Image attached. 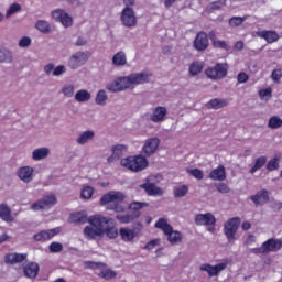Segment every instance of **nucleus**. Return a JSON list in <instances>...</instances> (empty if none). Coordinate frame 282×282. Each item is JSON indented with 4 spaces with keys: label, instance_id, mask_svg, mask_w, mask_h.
I'll return each mask as SVG.
<instances>
[{
    "label": "nucleus",
    "instance_id": "nucleus-31",
    "mask_svg": "<svg viewBox=\"0 0 282 282\" xmlns=\"http://www.w3.org/2000/svg\"><path fill=\"white\" fill-rule=\"evenodd\" d=\"M209 180H214L215 182H224V180H226V167H224V165H219L218 167L214 169L209 173Z\"/></svg>",
    "mask_w": 282,
    "mask_h": 282
},
{
    "label": "nucleus",
    "instance_id": "nucleus-37",
    "mask_svg": "<svg viewBox=\"0 0 282 282\" xmlns=\"http://www.w3.org/2000/svg\"><path fill=\"white\" fill-rule=\"evenodd\" d=\"M69 221H72V224H87L89 219H87V213L77 212L69 216Z\"/></svg>",
    "mask_w": 282,
    "mask_h": 282
},
{
    "label": "nucleus",
    "instance_id": "nucleus-4",
    "mask_svg": "<svg viewBox=\"0 0 282 282\" xmlns=\"http://www.w3.org/2000/svg\"><path fill=\"white\" fill-rule=\"evenodd\" d=\"M154 227L164 232L170 243H180V241H182V232L173 230V227L165 218H159Z\"/></svg>",
    "mask_w": 282,
    "mask_h": 282
},
{
    "label": "nucleus",
    "instance_id": "nucleus-60",
    "mask_svg": "<svg viewBox=\"0 0 282 282\" xmlns=\"http://www.w3.org/2000/svg\"><path fill=\"white\" fill-rule=\"evenodd\" d=\"M155 246H160V239H154L149 241L145 247L144 250H153V248H155Z\"/></svg>",
    "mask_w": 282,
    "mask_h": 282
},
{
    "label": "nucleus",
    "instance_id": "nucleus-59",
    "mask_svg": "<svg viewBox=\"0 0 282 282\" xmlns=\"http://www.w3.org/2000/svg\"><path fill=\"white\" fill-rule=\"evenodd\" d=\"M214 47H219L220 50H228V43L221 40H214L213 41Z\"/></svg>",
    "mask_w": 282,
    "mask_h": 282
},
{
    "label": "nucleus",
    "instance_id": "nucleus-26",
    "mask_svg": "<svg viewBox=\"0 0 282 282\" xmlns=\"http://www.w3.org/2000/svg\"><path fill=\"white\" fill-rule=\"evenodd\" d=\"M251 202H253L256 206H263V204H268V202H270V194L265 189L260 191L256 195L251 196Z\"/></svg>",
    "mask_w": 282,
    "mask_h": 282
},
{
    "label": "nucleus",
    "instance_id": "nucleus-36",
    "mask_svg": "<svg viewBox=\"0 0 282 282\" xmlns=\"http://www.w3.org/2000/svg\"><path fill=\"white\" fill-rule=\"evenodd\" d=\"M74 99L79 104L89 102L91 100V93L87 89H79L76 91Z\"/></svg>",
    "mask_w": 282,
    "mask_h": 282
},
{
    "label": "nucleus",
    "instance_id": "nucleus-58",
    "mask_svg": "<svg viewBox=\"0 0 282 282\" xmlns=\"http://www.w3.org/2000/svg\"><path fill=\"white\" fill-rule=\"evenodd\" d=\"M32 45V39L24 36L19 41V47H30Z\"/></svg>",
    "mask_w": 282,
    "mask_h": 282
},
{
    "label": "nucleus",
    "instance_id": "nucleus-14",
    "mask_svg": "<svg viewBox=\"0 0 282 282\" xmlns=\"http://www.w3.org/2000/svg\"><path fill=\"white\" fill-rule=\"evenodd\" d=\"M15 175L23 184H30L34 182V167L30 165L21 166L17 170Z\"/></svg>",
    "mask_w": 282,
    "mask_h": 282
},
{
    "label": "nucleus",
    "instance_id": "nucleus-35",
    "mask_svg": "<svg viewBox=\"0 0 282 282\" xmlns=\"http://www.w3.org/2000/svg\"><path fill=\"white\" fill-rule=\"evenodd\" d=\"M0 219L8 224H10V221H14V217H12V209H10L7 204H0Z\"/></svg>",
    "mask_w": 282,
    "mask_h": 282
},
{
    "label": "nucleus",
    "instance_id": "nucleus-47",
    "mask_svg": "<svg viewBox=\"0 0 282 282\" xmlns=\"http://www.w3.org/2000/svg\"><path fill=\"white\" fill-rule=\"evenodd\" d=\"M226 6V0H217L214 2H210L207 7V12H215V10H221Z\"/></svg>",
    "mask_w": 282,
    "mask_h": 282
},
{
    "label": "nucleus",
    "instance_id": "nucleus-39",
    "mask_svg": "<svg viewBox=\"0 0 282 282\" xmlns=\"http://www.w3.org/2000/svg\"><path fill=\"white\" fill-rule=\"evenodd\" d=\"M76 91V86L74 84H65L62 87V94L64 98H74Z\"/></svg>",
    "mask_w": 282,
    "mask_h": 282
},
{
    "label": "nucleus",
    "instance_id": "nucleus-21",
    "mask_svg": "<svg viewBox=\"0 0 282 282\" xmlns=\"http://www.w3.org/2000/svg\"><path fill=\"white\" fill-rule=\"evenodd\" d=\"M61 232L59 228L48 229V230H42L34 235L35 241H50L53 237H56Z\"/></svg>",
    "mask_w": 282,
    "mask_h": 282
},
{
    "label": "nucleus",
    "instance_id": "nucleus-10",
    "mask_svg": "<svg viewBox=\"0 0 282 282\" xmlns=\"http://www.w3.org/2000/svg\"><path fill=\"white\" fill-rule=\"evenodd\" d=\"M228 74V64H216L215 67L206 69V76L212 80H221Z\"/></svg>",
    "mask_w": 282,
    "mask_h": 282
},
{
    "label": "nucleus",
    "instance_id": "nucleus-64",
    "mask_svg": "<svg viewBox=\"0 0 282 282\" xmlns=\"http://www.w3.org/2000/svg\"><path fill=\"white\" fill-rule=\"evenodd\" d=\"M76 47H84V45H87V39L85 37H78L75 42Z\"/></svg>",
    "mask_w": 282,
    "mask_h": 282
},
{
    "label": "nucleus",
    "instance_id": "nucleus-9",
    "mask_svg": "<svg viewBox=\"0 0 282 282\" xmlns=\"http://www.w3.org/2000/svg\"><path fill=\"white\" fill-rule=\"evenodd\" d=\"M120 21L124 28H135L138 25V18L133 8L126 7L121 11Z\"/></svg>",
    "mask_w": 282,
    "mask_h": 282
},
{
    "label": "nucleus",
    "instance_id": "nucleus-63",
    "mask_svg": "<svg viewBox=\"0 0 282 282\" xmlns=\"http://www.w3.org/2000/svg\"><path fill=\"white\" fill-rule=\"evenodd\" d=\"M238 83H248V74L239 73L237 77Z\"/></svg>",
    "mask_w": 282,
    "mask_h": 282
},
{
    "label": "nucleus",
    "instance_id": "nucleus-3",
    "mask_svg": "<svg viewBox=\"0 0 282 282\" xmlns=\"http://www.w3.org/2000/svg\"><path fill=\"white\" fill-rule=\"evenodd\" d=\"M120 165L128 169V171H132V173H140L149 166V161L145 155L140 154L121 159Z\"/></svg>",
    "mask_w": 282,
    "mask_h": 282
},
{
    "label": "nucleus",
    "instance_id": "nucleus-22",
    "mask_svg": "<svg viewBox=\"0 0 282 282\" xmlns=\"http://www.w3.org/2000/svg\"><path fill=\"white\" fill-rule=\"evenodd\" d=\"M40 270L41 267H39L36 262H29L23 267L24 276H26V279H36Z\"/></svg>",
    "mask_w": 282,
    "mask_h": 282
},
{
    "label": "nucleus",
    "instance_id": "nucleus-62",
    "mask_svg": "<svg viewBox=\"0 0 282 282\" xmlns=\"http://www.w3.org/2000/svg\"><path fill=\"white\" fill-rule=\"evenodd\" d=\"M218 193H230V188L225 183H220L217 185Z\"/></svg>",
    "mask_w": 282,
    "mask_h": 282
},
{
    "label": "nucleus",
    "instance_id": "nucleus-55",
    "mask_svg": "<svg viewBox=\"0 0 282 282\" xmlns=\"http://www.w3.org/2000/svg\"><path fill=\"white\" fill-rule=\"evenodd\" d=\"M61 251H63V243H61V242H52L50 245V252L56 253V252H61Z\"/></svg>",
    "mask_w": 282,
    "mask_h": 282
},
{
    "label": "nucleus",
    "instance_id": "nucleus-48",
    "mask_svg": "<svg viewBox=\"0 0 282 282\" xmlns=\"http://www.w3.org/2000/svg\"><path fill=\"white\" fill-rule=\"evenodd\" d=\"M35 28L36 30H39V32H43V34H47V32H50V22L45 20H39L35 23Z\"/></svg>",
    "mask_w": 282,
    "mask_h": 282
},
{
    "label": "nucleus",
    "instance_id": "nucleus-20",
    "mask_svg": "<svg viewBox=\"0 0 282 282\" xmlns=\"http://www.w3.org/2000/svg\"><path fill=\"white\" fill-rule=\"evenodd\" d=\"M194 50L204 52L208 50V35L205 32H199L194 40Z\"/></svg>",
    "mask_w": 282,
    "mask_h": 282
},
{
    "label": "nucleus",
    "instance_id": "nucleus-17",
    "mask_svg": "<svg viewBox=\"0 0 282 282\" xmlns=\"http://www.w3.org/2000/svg\"><path fill=\"white\" fill-rule=\"evenodd\" d=\"M166 116H169V110L164 106H158L152 109L150 115L151 122L154 124H160V122H164L166 120Z\"/></svg>",
    "mask_w": 282,
    "mask_h": 282
},
{
    "label": "nucleus",
    "instance_id": "nucleus-41",
    "mask_svg": "<svg viewBox=\"0 0 282 282\" xmlns=\"http://www.w3.org/2000/svg\"><path fill=\"white\" fill-rule=\"evenodd\" d=\"M108 98H109V96L107 95V90L101 89L97 93V95L95 97V102H96V105H99L100 107H105V105H107Z\"/></svg>",
    "mask_w": 282,
    "mask_h": 282
},
{
    "label": "nucleus",
    "instance_id": "nucleus-8",
    "mask_svg": "<svg viewBox=\"0 0 282 282\" xmlns=\"http://www.w3.org/2000/svg\"><path fill=\"white\" fill-rule=\"evenodd\" d=\"M56 195L50 194L42 197L40 200L31 205V210H50V208L56 206Z\"/></svg>",
    "mask_w": 282,
    "mask_h": 282
},
{
    "label": "nucleus",
    "instance_id": "nucleus-25",
    "mask_svg": "<svg viewBox=\"0 0 282 282\" xmlns=\"http://www.w3.org/2000/svg\"><path fill=\"white\" fill-rule=\"evenodd\" d=\"M119 235L126 243H131L138 237V234L134 229L122 227L119 229Z\"/></svg>",
    "mask_w": 282,
    "mask_h": 282
},
{
    "label": "nucleus",
    "instance_id": "nucleus-2",
    "mask_svg": "<svg viewBox=\"0 0 282 282\" xmlns=\"http://www.w3.org/2000/svg\"><path fill=\"white\" fill-rule=\"evenodd\" d=\"M122 202H124V195L122 192L116 191L104 194L100 198V205L106 206V204H112L113 206H109L108 210H115V213H124Z\"/></svg>",
    "mask_w": 282,
    "mask_h": 282
},
{
    "label": "nucleus",
    "instance_id": "nucleus-28",
    "mask_svg": "<svg viewBox=\"0 0 282 282\" xmlns=\"http://www.w3.org/2000/svg\"><path fill=\"white\" fill-rule=\"evenodd\" d=\"M257 36H259V39H263L267 43H276L280 39L276 31H258Z\"/></svg>",
    "mask_w": 282,
    "mask_h": 282
},
{
    "label": "nucleus",
    "instance_id": "nucleus-57",
    "mask_svg": "<svg viewBox=\"0 0 282 282\" xmlns=\"http://www.w3.org/2000/svg\"><path fill=\"white\" fill-rule=\"evenodd\" d=\"M67 72V68L65 65H58L57 67L54 68L53 70V76H63Z\"/></svg>",
    "mask_w": 282,
    "mask_h": 282
},
{
    "label": "nucleus",
    "instance_id": "nucleus-56",
    "mask_svg": "<svg viewBox=\"0 0 282 282\" xmlns=\"http://www.w3.org/2000/svg\"><path fill=\"white\" fill-rule=\"evenodd\" d=\"M271 78L274 83H279V80L282 78V69H274L271 74Z\"/></svg>",
    "mask_w": 282,
    "mask_h": 282
},
{
    "label": "nucleus",
    "instance_id": "nucleus-1",
    "mask_svg": "<svg viewBox=\"0 0 282 282\" xmlns=\"http://www.w3.org/2000/svg\"><path fill=\"white\" fill-rule=\"evenodd\" d=\"M88 224L91 226H101L102 237L108 239H118V227H116V219L105 217L102 215H93L88 218Z\"/></svg>",
    "mask_w": 282,
    "mask_h": 282
},
{
    "label": "nucleus",
    "instance_id": "nucleus-12",
    "mask_svg": "<svg viewBox=\"0 0 282 282\" xmlns=\"http://www.w3.org/2000/svg\"><path fill=\"white\" fill-rule=\"evenodd\" d=\"M106 89L108 91H111L112 94H118L119 91H126V89H129L127 76H120V77L116 78L115 80L108 83L106 85Z\"/></svg>",
    "mask_w": 282,
    "mask_h": 282
},
{
    "label": "nucleus",
    "instance_id": "nucleus-19",
    "mask_svg": "<svg viewBox=\"0 0 282 282\" xmlns=\"http://www.w3.org/2000/svg\"><path fill=\"white\" fill-rule=\"evenodd\" d=\"M195 224L196 226H215L217 219L215 218V215L210 213L198 214L195 216Z\"/></svg>",
    "mask_w": 282,
    "mask_h": 282
},
{
    "label": "nucleus",
    "instance_id": "nucleus-53",
    "mask_svg": "<svg viewBox=\"0 0 282 282\" xmlns=\"http://www.w3.org/2000/svg\"><path fill=\"white\" fill-rule=\"evenodd\" d=\"M259 96L262 100H270V98H272V88H265L260 90Z\"/></svg>",
    "mask_w": 282,
    "mask_h": 282
},
{
    "label": "nucleus",
    "instance_id": "nucleus-29",
    "mask_svg": "<svg viewBox=\"0 0 282 282\" xmlns=\"http://www.w3.org/2000/svg\"><path fill=\"white\" fill-rule=\"evenodd\" d=\"M149 203L147 202H132L129 204V210L131 215L134 217V219H138L140 217L142 208H148Z\"/></svg>",
    "mask_w": 282,
    "mask_h": 282
},
{
    "label": "nucleus",
    "instance_id": "nucleus-46",
    "mask_svg": "<svg viewBox=\"0 0 282 282\" xmlns=\"http://www.w3.org/2000/svg\"><path fill=\"white\" fill-rule=\"evenodd\" d=\"M14 61V57L12 56V52L9 50L0 51V63L10 64Z\"/></svg>",
    "mask_w": 282,
    "mask_h": 282
},
{
    "label": "nucleus",
    "instance_id": "nucleus-34",
    "mask_svg": "<svg viewBox=\"0 0 282 282\" xmlns=\"http://www.w3.org/2000/svg\"><path fill=\"white\" fill-rule=\"evenodd\" d=\"M111 61L115 67H124L127 65V53L119 51L112 56Z\"/></svg>",
    "mask_w": 282,
    "mask_h": 282
},
{
    "label": "nucleus",
    "instance_id": "nucleus-43",
    "mask_svg": "<svg viewBox=\"0 0 282 282\" xmlns=\"http://www.w3.org/2000/svg\"><path fill=\"white\" fill-rule=\"evenodd\" d=\"M269 129H281L282 127V119L279 116H272L269 118L268 121Z\"/></svg>",
    "mask_w": 282,
    "mask_h": 282
},
{
    "label": "nucleus",
    "instance_id": "nucleus-23",
    "mask_svg": "<svg viewBox=\"0 0 282 282\" xmlns=\"http://www.w3.org/2000/svg\"><path fill=\"white\" fill-rule=\"evenodd\" d=\"M127 152V145L117 144L112 148V154L108 158L109 164H113V162H118L120 158L124 155Z\"/></svg>",
    "mask_w": 282,
    "mask_h": 282
},
{
    "label": "nucleus",
    "instance_id": "nucleus-44",
    "mask_svg": "<svg viewBox=\"0 0 282 282\" xmlns=\"http://www.w3.org/2000/svg\"><path fill=\"white\" fill-rule=\"evenodd\" d=\"M116 219L120 224H131V221H133V219H135V217L133 215H131V212H129L127 214H117Z\"/></svg>",
    "mask_w": 282,
    "mask_h": 282
},
{
    "label": "nucleus",
    "instance_id": "nucleus-6",
    "mask_svg": "<svg viewBox=\"0 0 282 282\" xmlns=\"http://www.w3.org/2000/svg\"><path fill=\"white\" fill-rule=\"evenodd\" d=\"M126 80L128 83V89H134L138 85H147L151 80V73L141 72V73H132L126 76Z\"/></svg>",
    "mask_w": 282,
    "mask_h": 282
},
{
    "label": "nucleus",
    "instance_id": "nucleus-7",
    "mask_svg": "<svg viewBox=\"0 0 282 282\" xmlns=\"http://www.w3.org/2000/svg\"><path fill=\"white\" fill-rule=\"evenodd\" d=\"M239 224H240V220L237 217L230 218L228 221L225 223L224 234L229 243H232V241L237 239L235 238V236L237 235V230H239Z\"/></svg>",
    "mask_w": 282,
    "mask_h": 282
},
{
    "label": "nucleus",
    "instance_id": "nucleus-49",
    "mask_svg": "<svg viewBox=\"0 0 282 282\" xmlns=\"http://www.w3.org/2000/svg\"><path fill=\"white\" fill-rule=\"evenodd\" d=\"M246 19V17H232L229 19V25L231 28H238V25H241Z\"/></svg>",
    "mask_w": 282,
    "mask_h": 282
},
{
    "label": "nucleus",
    "instance_id": "nucleus-30",
    "mask_svg": "<svg viewBox=\"0 0 282 282\" xmlns=\"http://www.w3.org/2000/svg\"><path fill=\"white\" fill-rule=\"evenodd\" d=\"M264 246V251L267 252H279L282 248V241L276 239H269L262 243Z\"/></svg>",
    "mask_w": 282,
    "mask_h": 282
},
{
    "label": "nucleus",
    "instance_id": "nucleus-5",
    "mask_svg": "<svg viewBox=\"0 0 282 282\" xmlns=\"http://www.w3.org/2000/svg\"><path fill=\"white\" fill-rule=\"evenodd\" d=\"M107 264L102 262H94V261H86L85 268H89L90 270H100L97 275L100 279H105V281H110V279H116L118 273L111 269L106 268Z\"/></svg>",
    "mask_w": 282,
    "mask_h": 282
},
{
    "label": "nucleus",
    "instance_id": "nucleus-15",
    "mask_svg": "<svg viewBox=\"0 0 282 282\" xmlns=\"http://www.w3.org/2000/svg\"><path fill=\"white\" fill-rule=\"evenodd\" d=\"M228 268V262H220L218 264H202L200 265V272H207L208 276H219V273L224 272Z\"/></svg>",
    "mask_w": 282,
    "mask_h": 282
},
{
    "label": "nucleus",
    "instance_id": "nucleus-40",
    "mask_svg": "<svg viewBox=\"0 0 282 282\" xmlns=\"http://www.w3.org/2000/svg\"><path fill=\"white\" fill-rule=\"evenodd\" d=\"M265 162H268L267 156L258 158L254 162V165L250 169L249 173H251V175H254L257 171H260V169H263V166H265Z\"/></svg>",
    "mask_w": 282,
    "mask_h": 282
},
{
    "label": "nucleus",
    "instance_id": "nucleus-24",
    "mask_svg": "<svg viewBox=\"0 0 282 282\" xmlns=\"http://www.w3.org/2000/svg\"><path fill=\"white\" fill-rule=\"evenodd\" d=\"M95 138L96 132L94 130H86L77 137L76 143L80 145L89 144V142H94Z\"/></svg>",
    "mask_w": 282,
    "mask_h": 282
},
{
    "label": "nucleus",
    "instance_id": "nucleus-32",
    "mask_svg": "<svg viewBox=\"0 0 282 282\" xmlns=\"http://www.w3.org/2000/svg\"><path fill=\"white\" fill-rule=\"evenodd\" d=\"M140 188H143L145 191L147 195H150L152 197H155V195H162V188L158 187L153 183H144L140 185Z\"/></svg>",
    "mask_w": 282,
    "mask_h": 282
},
{
    "label": "nucleus",
    "instance_id": "nucleus-61",
    "mask_svg": "<svg viewBox=\"0 0 282 282\" xmlns=\"http://www.w3.org/2000/svg\"><path fill=\"white\" fill-rule=\"evenodd\" d=\"M54 69L55 66L52 63H48L44 66V73L46 74V76H52V74H54Z\"/></svg>",
    "mask_w": 282,
    "mask_h": 282
},
{
    "label": "nucleus",
    "instance_id": "nucleus-33",
    "mask_svg": "<svg viewBox=\"0 0 282 282\" xmlns=\"http://www.w3.org/2000/svg\"><path fill=\"white\" fill-rule=\"evenodd\" d=\"M26 259L28 254L25 253H9L6 256L4 262L11 263V265H13V263H23V261H25Z\"/></svg>",
    "mask_w": 282,
    "mask_h": 282
},
{
    "label": "nucleus",
    "instance_id": "nucleus-45",
    "mask_svg": "<svg viewBox=\"0 0 282 282\" xmlns=\"http://www.w3.org/2000/svg\"><path fill=\"white\" fill-rule=\"evenodd\" d=\"M21 10H22L21 4L17 3V2L10 4L8 10L6 11L4 19H10V17H12V14H17V12H21Z\"/></svg>",
    "mask_w": 282,
    "mask_h": 282
},
{
    "label": "nucleus",
    "instance_id": "nucleus-13",
    "mask_svg": "<svg viewBox=\"0 0 282 282\" xmlns=\"http://www.w3.org/2000/svg\"><path fill=\"white\" fill-rule=\"evenodd\" d=\"M52 18L55 21H59L64 28H72L74 25V19L63 9H55L52 11Z\"/></svg>",
    "mask_w": 282,
    "mask_h": 282
},
{
    "label": "nucleus",
    "instance_id": "nucleus-11",
    "mask_svg": "<svg viewBox=\"0 0 282 282\" xmlns=\"http://www.w3.org/2000/svg\"><path fill=\"white\" fill-rule=\"evenodd\" d=\"M89 61V54L87 52H76L68 59V67L70 69H79Z\"/></svg>",
    "mask_w": 282,
    "mask_h": 282
},
{
    "label": "nucleus",
    "instance_id": "nucleus-50",
    "mask_svg": "<svg viewBox=\"0 0 282 282\" xmlns=\"http://www.w3.org/2000/svg\"><path fill=\"white\" fill-rule=\"evenodd\" d=\"M94 195V187L91 186H85L82 189V198L83 199H91V196Z\"/></svg>",
    "mask_w": 282,
    "mask_h": 282
},
{
    "label": "nucleus",
    "instance_id": "nucleus-16",
    "mask_svg": "<svg viewBox=\"0 0 282 282\" xmlns=\"http://www.w3.org/2000/svg\"><path fill=\"white\" fill-rule=\"evenodd\" d=\"M160 147V139L159 138H150L144 141V144L142 147V155L145 158H151L158 151V148Z\"/></svg>",
    "mask_w": 282,
    "mask_h": 282
},
{
    "label": "nucleus",
    "instance_id": "nucleus-27",
    "mask_svg": "<svg viewBox=\"0 0 282 282\" xmlns=\"http://www.w3.org/2000/svg\"><path fill=\"white\" fill-rule=\"evenodd\" d=\"M48 156H50V148L42 147V148L34 149L32 151L31 158L34 162H41V160H45Z\"/></svg>",
    "mask_w": 282,
    "mask_h": 282
},
{
    "label": "nucleus",
    "instance_id": "nucleus-42",
    "mask_svg": "<svg viewBox=\"0 0 282 282\" xmlns=\"http://www.w3.org/2000/svg\"><path fill=\"white\" fill-rule=\"evenodd\" d=\"M203 69H204V63L194 62L189 65V75L197 76V74H202Z\"/></svg>",
    "mask_w": 282,
    "mask_h": 282
},
{
    "label": "nucleus",
    "instance_id": "nucleus-38",
    "mask_svg": "<svg viewBox=\"0 0 282 282\" xmlns=\"http://www.w3.org/2000/svg\"><path fill=\"white\" fill-rule=\"evenodd\" d=\"M228 105V101L226 99H212L207 104L208 109H221L223 107H226Z\"/></svg>",
    "mask_w": 282,
    "mask_h": 282
},
{
    "label": "nucleus",
    "instance_id": "nucleus-54",
    "mask_svg": "<svg viewBox=\"0 0 282 282\" xmlns=\"http://www.w3.org/2000/svg\"><path fill=\"white\" fill-rule=\"evenodd\" d=\"M279 169V159H271L267 164V171H276Z\"/></svg>",
    "mask_w": 282,
    "mask_h": 282
},
{
    "label": "nucleus",
    "instance_id": "nucleus-18",
    "mask_svg": "<svg viewBox=\"0 0 282 282\" xmlns=\"http://www.w3.org/2000/svg\"><path fill=\"white\" fill-rule=\"evenodd\" d=\"M86 239L96 240L102 239V226L91 225L84 228Z\"/></svg>",
    "mask_w": 282,
    "mask_h": 282
},
{
    "label": "nucleus",
    "instance_id": "nucleus-52",
    "mask_svg": "<svg viewBox=\"0 0 282 282\" xmlns=\"http://www.w3.org/2000/svg\"><path fill=\"white\" fill-rule=\"evenodd\" d=\"M187 173L195 177V180H204V172L199 169L187 170Z\"/></svg>",
    "mask_w": 282,
    "mask_h": 282
},
{
    "label": "nucleus",
    "instance_id": "nucleus-51",
    "mask_svg": "<svg viewBox=\"0 0 282 282\" xmlns=\"http://www.w3.org/2000/svg\"><path fill=\"white\" fill-rule=\"evenodd\" d=\"M188 194V186L183 185L174 191L175 197H185Z\"/></svg>",
    "mask_w": 282,
    "mask_h": 282
}]
</instances>
